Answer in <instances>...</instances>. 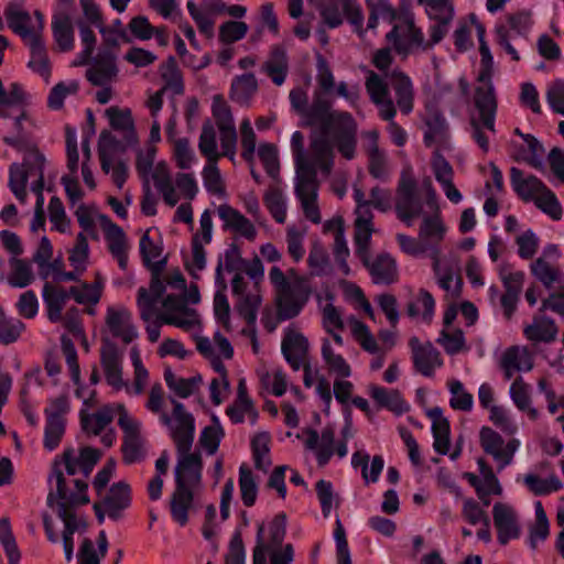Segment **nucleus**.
Returning a JSON list of instances; mask_svg holds the SVG:
<instances>
[{
	"instance_id": "nucleus-1",
	"label": "nucleus",
	"mask_w": 564,
	"mask_h": 564,
	"mask_svg": "<svg viewBox=\"0 0 564 564\" xmlns=\"http://www.w3.org/2000/svg\"><path fill=\"white\" fill-rule=\"evenodd\" d=\"M314 128L310 152L303 149L304 137L295 131L291 137V147L295 161V194L301 203L302 209L311 221L319 223L321 215L317 200V185L315 176L317 173L327 175L334 163L333 143L339 150V138L330 133L322 123L310 124Z\"/></svg>"
},
{
	"instance_id": "nucleus-2",
	"label": "nucleus",
	"mask_w": 564,
	"mask_h": 564,
	"mask_svg": "<svg viewBox=\"0 0 564 564\" xmlns=\"http://www.w3.org/2000/svg\"><path fill=\"white\" fill-rule=\"evenodd\" d=\"M212 113L219 129V141L221 152L218 150L216 130L210 121L203 126L198 148L208 163L203 170V181L206 191L217 197L225 196V184L223 176L216 165L220 155H227L231 161L235 159L237 145V131L229 106L220 95H215L212 100Z\"/></svg>"
},
{
	"instance_id": "nucleus-3",
	"label": "nucleus",
	"mask_w": 564,
	"mask_h": 564,
	"mask_svg": "<svg viewBox=\"0 0 564 564\" xmlns=\"http://www.w3.org/2000/svg\"><path fill=\"white\" fill-rule=\"evenodd\" d=\"M165 291L164 285L156 276L152 278L149 289L140 288L137 305L141 318L147 323L149 340L154 343L160 338V327L163 324L178 327L192 335L202 329V321L198 312L194 308H186L182 303L169 294L164 300L159 301Z\"/></svg>"
},
{
	"instance_id": "nucleus-4",
	"label": "nucleus",
	"mask_w": 564,
	"mask_h": 564,
	"mask_svg": "<svg viewBox=\"0 0 564 564\" xmlns=\"http://www.w3.org/2000/svg\"><path fill=\"white\" fill-rule=\"evenodd\" d=\"M292 108L302 117L303 124L322 123L326 131L339 138V153L347 160L355 156L357 145V122L345 111L332 110L333 101L324 99L323 91H315L311 106L302 88L290 93Z\"/></svg>"
},
{
	"instance_id": "nucleus-5",
	"label": "nucleus",
	"mask_w": 564,
	"mask_h": 564,
	"mask_svg": "<svg viewBox=\"0 0 564 564\" xmlns=\"http://www.w3.org/2000/svg\"><path fill=\"white\" fill-rule=\"evenodd\" d=\"M480 69L478 73V86L475 94V106L469 113L474 140L485 152L489 149V140L486 132L495 133L496 99L491 76L494 70V57L486 42L479 45Z\"/></svg>"
},
{
	"instance_id": "nucleus-6",
	"label": "nucleus",
	"mask_w": 564,
	"mask_h": 564,
	"mask_svg": "<svg viewBox=\"0 0 564 564\" xmlns=\"http://www.w3.org/2000/svg\"><path fill=\"white\" fill-rule=\"evenodd\" d=\"M44 156L37 150H30L22 164H12L10 167V188L14 196L24 202L26 187L36 195L34 215L31 221V230L33 232L44 228V196L43 189V167Z\"/></svg>"
},
{
	"instance_id": "nucleus-7",
	"label": "nucleus",
	"mask_w": 564,
	"mask_h": 564,
	"mask_svg": "<svg viewBox=\"0 0 564 564\" xmlns=\"http://www.w3.org/2000/svg\"><path fill=\"white\" fill-rule=\"evenodd\" d=\"M99 458L100 452L89 446L65 449L61 457H56L54 459L52 470L48 475L47 482L50 492L47 496V502L53 503L55 497L64 498V496L76 495L78 492L76 481L84 482L87 486L85 480L75 479L73 481L74 490H70L65 482L63 468L66 469L68 475L83 473L86 478L89 476Z\"/></svg>"
},
{
	"instance_id": "nucleus-8",
	"label": "nucleus",
	"mask_w": 564,
	"mask_h": 564,
	"mask_svg": "<svg viewBox=\"0 0 564 564\" xmlns=\"http://www.w3.org/2000/svg\"><path fill=\"white\" fill-rule=\"evenodd\" d=\"M269 280L276 291L279 314L283 318L299 315L312 293L306 278L293 269L285 274L279 267H273L269 272Z\"/></svg>"
},
{
	"instance_id": "nucleus-9",
	"label": "nucleus",
	"mask_w": 564,
	"mask_h": 564,
	"mask_svg": "<svg viewBox=\"0 0 564 564\" xmlns=\"http://www.w3.org/2000/svg\"><path fill=\"white\" fill-rule=\"evenodd\" d=\"M78 492L72 496H64V498L55 497L53 503L50 506H56L58 517L64 523V530L62 533V543L65 560L70 563L74 560L75 540H79L86 532V521L83 517L77 516L72 511L74 507L87 505L89 497L87 488L84 482L76 481Z\"/></svg>"
},
{
	"instance_id": "nucleus-10",
	"label": "nucleus",
	"mask_w": 564,
	"mask_h": 564,
	"mask_svg": "<svg viewBox=\"0 0 564 564\" xmlns=\"http://www.w3.org/2000/svg\"><path fill=\"white\" fill-rule=\"evenodd\" d=\"M285 535V516L278 514L258 527L257 546L253 552V564H291L293 549L290 544L281 550L273 549L282 543Z\"/></svg>"
},
{
	"instance_id": "nucleus-11",
	"label": "nucleus",
	"mask_w": 564,
	"mask_h": 564,
	"mask_svg": "<svg viewBox=\"0 0 564 564\" xmlns=\"http://www.w3.org/2000/svg\"><path fill=\"white\" fill-rule=\"evenodd\" d=\"M379 20L393 22L392 30L387 34V40L401 55H409L416 50H425L429 44L424 42L423 33L415 26L414 18L410 13L397 15L392 10L391 18L379 17Z\"/></svg>"
},
{
	"instance_id": "nucleus-12",
	"label": "nucleus",
	"mask_w": 564,
	"mask_h": 564,
	"mask_svg": "<svg viewBox=\"0 0 564 564\" xmlns=\"http://www.w3.org/2000/svg\"><path fill=\"white\" fill-rule=\"evenodd\" d=\"M246 272L254 282L253 290L247 291V281L241 274H236L231 282L232 293L238 297L237 307L249 323L257 318V310L261 303V296L257 284L263 279L264 268L259 258L252 259L246 267Z\"/></svg>"
},
{
	"instance_id": "nucleus-13",
	"label": "nucleus",
	"mask_w": 564,
	"mask_h": 564,
	"mask_svg": "<svg viewBox=\"0 0 564 564\" xmlns=\"http://www.w3.org/2000/svg\"><path fill=\"white\" fill-rule=\"evenodd\" d=\"M366 88L370 96L371 101L378 107L380 116L389 120L388 132L392 142L399 147L405 144L408 135L404 129L393 121L395 109L390 96L388 84L379 75L370 72L367 80Z\"/></svg>"
},
{
	"instance_id": "nucleus-14",
	"label": "nucleus",
	"mask_w": 564,
	"mask_h": 564,
	"mask_svg": "<svg viewBox=\"0 0 564 564\" xmlns=\"http://www.w3.org/2000/svg\"><path fill=\"white\" fill-rule=\"evenodd\" d=\"M127 150L124 143L112 131L104 130L99 135L98 152L101 169L121 188L128 177V166L120 160V155Z\"/></svg>"
},
{
	"instance_id": "nucleus-15",
	"label": "nucleus",
	"mask_w": 564,
	"mask_h": 564,
	"mask_svg": "<svg viewBox=\"0 0 564 564\" xmlns=\"http://www.w3.org/2000/svg\"><path fill=\"white\" fill-rule=\"evenodd\" d=\"M91 409H80V425L85 433L90 435H101V443L109 447L116 441V433L110 426L113 415L118 413V417L123 412H128L122 403H109L99 408L91 413Z\"/></svg>"
},
{
	"instance_id": "nucleus-16",
	"label": "nucleus",
	"mask_w": 564,
	"mask_h": 564,
	"mask_svg": "<svg viewBox=\"0 0 564 564\" xmlns=\"http://www.w3.org/2000/svg\"><path fill=\"white\" fill-rule=\"evenodd\" d=\"M155 187L170 206H175L181 199H192L198 192L197 183L192 174L178 173L172 181L167 164H160L156 167Z\"/></svg>"
},
{
	"instance_id": "nucleus-17",
	"label": "nucleus",
	"mask_w": 564,
	"mask_h": 564,
	"mask_svg": "<svg viewBox=\"0 0 564 564\" xmlns=\"http://www.w3.org/2000/svg\"><path fill=\"white\" fill-rule=\"evenodd\" d=\"M395 214L406 226L423 217V205L416 196V182L409 170L401 174L397 191Z\"/></svg>"
},
{
	"instance_id": "nucleus-18",
	"label": "nucleus",
	"mask_w": 564,
	"mask_h": 564,
	"mask_svg": "<svg viewBox=\"0 0 564 564\" xmlns=\"http://www.w3.org/2000/svg\"><path fill=\"white\" fill-rule=\"evenodd\" d=\"M160 422L167 429L178 452H187L191 448L194 440L195 424L193 416L185 411L183 404L176 402L171 416L166 413H161Z\"/></svg>"
},
{
	"instance_id": "nucleus-19",
	"label": "nucleus",
	"mask_w": 564,
	"mask_h": 564,
	"mask_svg": "<svg viewBox=\"0 0 564 564\" xmlns=\"http://www.w3.org/2000/svg\"><path fill=\"white\" fill-rule=\"evenodd\" d=\"M318 4L324 22L336 28L344 19L354 26L355 31L362 35L364 15L360 7L354 0H319Z\"/></svg>"
},
{
	"instance_id": "nucleus-20",
	"label": "nucleus",
	"mask_w": 564,
	"mask_h": 564,
	"mask_svg": "<svg viewBox=\"0 0 564 564\" xmlns=\"http://www.w3.org/2000/svg\"><path fill=\"white\" fill-rule=\"evenodd\" d=\"M354 199L356 202L355 219V243L356 252L367 261L371 236L375 231L372 225V212L368 207L365 194L360 188H354Z\"/></svg>"
},
{
	"instance_id": "nucleus-21",
	"label": "nucleus",
	"mask_w": 564,
	"mask_h": 564,
	"mask_svg": "<svg viewBox=\"0 0 564 564\" xmlns=\"http://www.w3.org/2000/svg\"><path fill=\"white\" fill-rule=\"evenodd\" d=\"M118 425L123 432V458L127 463H134L145 455V441L142 422L123 412L118 417Z\"/></svg>"
},
{
	"instance_id": "nucleus-22",
	"label": "nucleus",
	"mask_w": 564,
	"mask_h": 564,
	"mask_svg": "<svg viewBox=\"0 0 564 564\" xmlns=\"http://www.w3.org/2000/svg\"><path fill=\"white\" fill-rule=\"evenodd\" d=\"M479 437L481 447L487 454L492 456L499 470L512 463L513 456L521 445L520 441L517 438L505 443L502 437L490 427H482Z\"/></svg>"
},
{
	"instance_id": "nucleus-23",
	"label": "nucleus",
	"mask_w": 564,
	"mask_h": 564,
	"mask_svg": "<svg viewBox=\"0 0 564 564\" xmlns=\"http://www.w3.org/2000/svg\"><path fill=\"white\" fill-rule=\"evenodd\" d=\"M9 26L25 41V43L40 39L43 29V15L35 11L29 14L18 3H11L6 10Z\"/></svg>"
},
{
	"instance_id": "nucleus-24",
	"label": "nucleus",
	"mask_w": 564,
	"mask_h": 564,
	"mask_svg": "<svg viewBox=\"0 0 564 564\" xmlns=\"http://www.w3.org/2000/svg\"><path fill=\"white\" fill-rule=\"evenodd\" d=\"M347 327L350 330L352 338L366 352L372 355V359L369 362V369L371 371L380 370L386 361V350L382 349L370 328L356 316L351 315L347 317Z\"/></svg>"
},
{
	"instance_id": "nucleus-25",
	"label": "nucleus",
	"mask_w": 564,
	"mask_h": 564,
	"mask_svg": "<svg viewBox=\"0 0 564 564\" xmlns=\"http://www.w3.org/2000/svg\"><path fill=\"white\" fill-rule=\"evenodd\" d=\"M100 365L105 381L112 391H123L126 379L123 377L122 355L115 344L104 343L100 349Z\"/></svg>"
},
{
	"instance_id": "nucleus-26",
	"label": "nucleus",
	"mask_w": 564,
	"mask_h": 564,
	"mask_svg": "<svg viewBox=\"0 0 564 564\" xmlns=\"http://www.w3.org/2000/svg\"><path fill=\"white\" fill-rule=\"evenodd\" d=\"M106 330L124 344L132 343L139 335L130 311L122 305H112L107 308Z\"/></svg>"
},
{
	"instance_id": "nucleus-27",
	"label": "nucleus",
	"mask_w": 564,
	"mask_h": 564,
	"mask_svg": "<svg viewBox=\"0 0 564 564\" xmlns=\"http://www.w3.org/2000/svg\"><path fill=\"white\" fill-rule=\"evenodd\" d=\"M131 502L130 488L124 482H118L110 487L108 495L102 502L95 503L94 509L99 522L105 520V516L117 520L122 512L129 508Z\"/></svg>"
},
{
	"instance_id": "nucleus-28",
	"label": "nucleus",
	"mask_w": 564,
	"mask_h": 564,
	"mask_svg": "<svg viewBox=\"0 0 564 564\" xmlns=\"http://www.w3.org/2000/svg\"><path fill=\"white\" fill-rule=\"evenodd\" d=\"M561 256L560 247L550 243L544 247L542 256L531 264L532 274L540 280L546 289H550L554 284L558 288L563 286L564 274L547 262V260L556 261Z\"/></svg>"
},
{
	"instance_id": "nucleus-29",
	"label": "nucleus",
	"mask_w": 564,
	"mask_h": 564,
	"mask_svg": "<svg viewBox=\"0 0 564 564\" xmlns=\"http://www.w3.org/2000/svg\"><path fill=\"white\" fill-rule=\"evenodd\" d=\"M427 206L433 210L432 215H424L419 230V237L427 243V247L432 249L438 242H441L447 231L438 207L436 203V193L433 188H430L427 195Z\"/></svg>"
},
{
	"instance_id": "nucleus-30",
	"label": "nucleus",
	"mask_w": 564,
	"mask_h": 564,
	"mask_svg": "<svg viewBox=\"0 0 564 564\" xmlns=\"http://www.w3.org/2000/svg\"><path fill=\"white\" fill-rule=\"evenodd\" d=\"M66 152H67V166L69 170V175L63 177V185L65 187L66 194L69 200L75 204L78 202L83 192L78 185L76 173L78 169L79 162V152L77 144V132L75 129L67 128L66 129Z\"/></svg>"
},
{
	"instance_id": "nucleus-31",
	"label": "nucleus",
	"mask_w": 564,
	"mask_h": 564,
	"mask_svg": "<svg viewBox=\"0 0 564 564\" xmlns=\"http://www.w3.org/2000/svg\"><path fill=\"white\" fill-rule=\"evenodd\" d=\"M110 128L122 134L120 142L124 148L132 147L138 142L132 111L128 107L110 106L104 112Z\"/></svg>"
},
{
	"instance_id": "nucleus-32",
	"label": "nucleus",
	"mask_w": 564,
	"mask_h": 564,
	"mask_svg": "<svg viewBox=\"0 0 564 564\" xmlns=\"http://www.w3.org/2000/svg\"><path fill=\"white\" fill-rule=\"evenodd\" d=\"M176 487L192 490L202 488V463L196 454L180 452L178 463L175 468Z\"/></svg>"
},
{
	"instance_id": "nucleus-33",
	"label": "nucleus",
	"mask_w": 564,
	"mask_h": 564,
	"mask_svg": "<svg viewBox=\"0 0 564 564\" xmlns=\"http://www.w3.org/2000/svg\"><path fill=\"white\" fill-rule=\"evenodd\" d=\"M494 523L498 540L501 544L517 539L520 534V524L516 510L506 502H497L492 508Z\"/></svg>"
},
{
	"instance_id": "nucleus-34",
	"label": "nucleus",
	"mask_w": 564,
	"mask_h": 564,
	"mask_svg": "<svg viewBox=\"0 0 564 564\" xmlns=\"http://www.w3.org/2000/svg\"><path fill=\"white\" fill-rule=\"evenodd\" d=\"M107 248L112 258L118 262L121 270L128 269L130 243L127 235L118 225L112 220H104V227L101 228Z\"/></svg>"
},
{
	"instance_id": "nucleus-35",
	"label": "nucleus",
	"mask_w": 564,
	"mask_h": 564,
	"mask_svg": "<svg viewBox=\"0 0 564 564\" xmlns=\"http://www.w3.org/2000/svg\"><path fill=\"white\" fill-rule=\"evenodd\" d=\"M343 347L344 338L341 335H334V340L329 338L322 340V358L328 371L337 378L351 376V367L339 351Z\"/></svg>"
},
{
	"instance_id": "nucleus-36",
	"label": "nucleus",
	"mask_w": 564,
	"mask_h": 564,
	"mask_svg": "<svg viewBox=\"0 0 564 564\" xmlns=\"http://www.w3.org/2000/svg\"><path fill=\"white\" fill-rule=\"evenodd\" d=\"M257 376L260 380L262 388L270 393L281 397L290 388L291 393L299 401L303 400L302 392L299 388L290 387L289 380L285 373L276 367H268L265 365L260 366L257 369Z\"/></svg>"
},
{
	"instance_id": "nucleus-37",
	"label": "nucleus",
	"mask_w": 564,
	"mask_h": 564,
	"mask_svg": "<svg viewBox=\"0 0 564 564\" xmlns=\"http://www.w3.org/2000/svg\"><path fill=\"white\" fill-rule=\"evenodd\" d=\"M226 413L232 423H242L245 420H249L251 424L256 423L258 411L248 395L246 378L238 380L236 399L227 408Z\"/></svg>"
},
{
	"instance_id": "nucleus-38",
	"label": "nucleus",
	"mask_w": 564,
	"mask_h": 564,
	"mask_svg": "<svg viewBox=\"0 0 564 564\" xmlns=\"http://www.w3.org/2000/svg\"><path fill=\"white\" fill-rule=\"evenodd\" d=\"M297 437L314 453L321 466L326 465L334 454V430L330 427L325 429L321 436L313 430H306Z\"/></svg>"
},
{
	"instance_id": "nucleus-39",
	"label": "nucleus",
	"mask_w": 564,
	"mask_h": 564,
	"mask_svg": "<svg viewBox=\"0 0 564 564\" xmlns=\"http://www.w3.org/2000/svg\"><path fill=\"white\" fill-rule=\"evenodd\" d=\"M160 282L164 285L165 291L159 301L164 300L169 294L173 295L174 300L182 303L186 308H189L185 302L196 304L200 300L199 291L196 285L186 288V281L180 271L170 272L165 281Z\"/></svg>"
},
{
	"instance_id": "nucleus-40",
	"label": "nucleus",
	"mask_w": 564,
	"mask_h": 564,
	"mask_svg": "<svg viewBox=\"0 0 564 564\" xmlns=\"http://www.w3.org/2000/svg\"><path fill=\"white\" fill-rule=\"evenodd\" d=\"M139 248L147 267L159 271L164 265L163 240L156 228H150L142 235Z\"/></svg>"
},
{
	"instance_id": "nucleus-41",
	"label": "nucleus",
	"mask_w": 564,
	"mask_h": 564,
	"mask_svg": "<svg viewBox=\"0 0 564 564\" xmlns=\"http://www.w3.org/2000/svg\"><path fill=\"white\" fill-rule=\"evenodd\" d=\"M410 347L414 366L423 376H432L442 366L440 354L430 341L420 343L416 337H413L410 339Z\"/></svg>"
},
{
	"instance_id": "nucleus-42",
	"label": "nucleus",
	"mask_w": 564,
	"mask_h": 564,
	"mask_svg": "<svg viewBox=\"0 0 564 564\" xmlns=\"http://www.w3.org/2000/svg\"><path fill=\"white\" fill-rule=\"evenodd\" d=\"M200 330L193 335L196 339L198 351L210 360L213 368L215 369V362H223V359H230L234 354V349L229 340L224 337L219 332H216L213 340L207 337L199 336Z\"/></svg>"
},
{
	"instance_id": "nucleus-43",
	"label": "nucleus",
	"mask_w": 564,
	"mask_h": 564,
	"mask_svg": "<svg viewBox=\"0 0 564 564\" xmlns=\"http://www.w3.org/2000/svg\"><path fill=\"white\" fill-rule=\"evenodd\" d=\"M479 476L473 473H465L464 477L475 487L478 497L485 500L490 495H501L502 488L490 466L482 458L477 460Z\"/></svg>"
},
{
	"instance_id": "nucleus-44",
	"label": "nucleus",
	"mask_w": 564,
	"mask_h": 564,
	"mask_svg": "<svg viewBox=\"0 0 564 564\" xmlns=\"http://www.w3.org/2000/svg\"><path fill=\"white\" fill-rule=\"evenodd\" d=\"M325 232H329L334 235V256L335 260L338 263L339 271L344 275H350L351 270L347 263V258L349 256V249L347 246V241L345 239V227L344 220L341 217L336 216L330 220L326 221L324 225Z\"/></svg>"
},
{
	"instance_id": "nucleus-45",
	"label": "nucleus",
	"mask_w": 564,
	"mask_h": 564,
	"mask_svg": "<svg viewBox=\"0 0 564 564\" xmlns=\"http://www.w3.org/2000/svg\"><path fill=\"white\" fill-rule=\"evenodd\" d=\"M42 299L51 322H58L62 313L70 299L69 289H65L54 282H45L42 290Z\"/></svg>"
},
{
	"instance_id": "nucleus-46",
	"label": "nucleus",
	"mask_w": 564,
	"mask_h": 564,
	"mask_svg": "<svg viewBox=\"0 0 564 564\" xmlns=\"http://www.w3.org/2000/svg\"><path fill=\"white\" fill-rule=\"evenodd\" d=\"M307 350L308 341L302 333L293 328L285 330L284 338L282 340V352L286 361L294 369H299L302 366Z\"/></svg>"
},
{
	"instance_id": "nucleus-47",
	"label": "nucleus",
	"mask_w": 564,
	"mask_h": 564,
	"mask_svg": "<svg viewBox=\"0 0 564 564\" xmlns=\"http://www.w3.org/2000/svg\"><path fill=\"white\" fill-rule=\"evenodd\" d=\"M217 212L227 229H230L235 234L249 240H253L256 238V227L240 212L227 204L219 205Z\"/></svg>"
},
{
	"instance_id": "nucleus-48",
	"label": "nucleus",
	"mask_w": 564,
	"mask_h": 564,
	"mask_svg": "<svg viewBox=\"0 0 564 564\" xmlns=\"http://www.w3.org/2000/svg\"><path fill=\"white\" fill-rule=\"evenodd\" d=\"M133 369L132 381L126 380L123 391L130 397H138L150 386V372L141 359V351L138 346H132L129 352Z\"/></svg>"
},
{
	"instance_id": "nucleus-49",
	"label": "nucleus",
	"mask_w": 564,
	"mask_h": 564,
	"mask_svg": "<svg viewBox=\"0 0 564 564\" xmlns=\"http://www.w3.org/2000/svg\"><path fill=\"white\" fill-rule=\"evenodd\" d=\"M198 490L176 487L171 498V516L172 519L184 527L189 519V513L195 508V498Z\"/></svg>"
},
{
	"instance_id": "nucleus-50",
	"label": "nucleus",
	"mask_w": 564,
	"mask_h": 564,
	"mask_svg": "<svg viewBox=\"0 0 564 564\" xmlns=\"http://www.w3.org/2000/svg\"><path fill=\"white\" fill-rule=\"evenodd\" d=\"M500 367L502 368L507 379L518 371H529L533 367L532 355L525 347L514 346L508 348L500 358Z\"/></svg>"
},
{
	"instance_id": "nucleus-51",
	"label": "nucleus",
	"mask_w": 564,
	"mask_h": 564,
	"mask_svg": "<svg viewBox=\"0 0 564 564\" xmlns=\"http://www.w3.org/2000/svg\"><path fill=\"white\" fill-rule=\"evenodd\" d=\"M386 79L395 90L397 104L403 113L411 112L413 108V87L411 79L399 70L386 75Z\"/></svg>"
},
{
	"instance_id": "nucleus-52",
	"label": "nucleus",
	"mask_w": 564,
	"mask_h": 564,
	"mask_svg": "<svg viewBox=\"0 0 564 564\" xmlns=\"http://www.w3.org/2000/svg\"><path fill=\"white\" fill-rule=\"evenodd\" d=\"M108 551V539L105 531H100L96 543L83 538L77 554V564H100Z\"/></svg>"
},
{
	"instance_id": "nucleus-53",
	"label": "nucleus",
	"mask_w": 564,
	"mask_h": 564,
	"mask_svg": "<svg viewBox=\"0 0 564 564\" xmlns=\"http://www.w3.org/2000/svg\"><path fill=\"white\" fill-rule=\"evenodd\" d=\"M364 262L369 268L371 278L377 284H389L398 278L397 262L390 254H380L371 263L368 260Z\"/></svg>"
},
{
	"instance_id": "nucleus-54",
	"label": "nucleus",
	"mask_w": 564,
	"mask_h": 564,
	"mask_svg": "<svg viewBox=\"0 0 564 564\" xmlns=\"http://www.w3.org/2000/svg\"><path fill=\"white\" fill-rule=\"evenodd\" d=\"M53 35L61 51H69L74 46L73 17L66 12H57L52 22Z\"/></svg>"
},
{
	"instance_id": "nucleus-55",
	"label": "nucleus",
	"mask_w": 564,
	"mask_h": 564,
	"mask_svg": "<svg viewBox=\"0 0 564 564\" xmlns=\"http://www.w3.org/2000/svg\"><path fill=\"white\" fill-rule=\"evenodd\" d=\"M511 184L513 189L525 200H533L546 188L535 176L525 175L517 169L511 170Z\"/></svg>"
},
{
	"instance_id": "nucleus-56",
	"label": "nucleus",
	"mask_w": 564,
	"mask_h": 564,
	"mask_svg": "<svg viewBox=\"0 0 564 564\" xmlns=\"http://www.w3.org/2000/svg\"><path fill=\"white\" fill-rule=\"evenodd\" d=\"M370 397L382 408H387L400 415L409 410V404L402 399L397 390H389L379 386H370Z\"/></svg>"
},
{
	"instance_id": "nucleus-57",
	"label": "nucleus",
	"mask_w": 564,
	"mask_h": 564,
	"mask_svg": "<svg viewBox=\"0 0 564 564\" xmlns=\"http://www.w3.org/2000/svg\"><path fill=\"white\" fill-rule=\"evenodd\" d=\"M79 226L88 235L95 237L97 229L104 227V220H110V218L101 214L96 206L80 204L74 212Z\"/></svg>"
},
{
	"instance_id": "nucleus-58",
	"label": "nucleus",
	"mask_w": 564,
	"mask_h": 564,
	"mask_svg": "<svg viewBox=\"0 0 564 564\" xmlns=\"http://www.w3.org/2000/svg\"><path fill=\"white\" fill-rule=\"evenodd\" d=\"M263 202L272 218L283 224L286 220L288 197L284 189L278 185L268 188L263 195Z\"/></svg>"
},
{
	"instance_id": "nucleus-59",
	"label": "nucleus",
	"mask_w": 564,
	"mask_h": 564,
	"mask_svg": "<svg viewBox=\"0 0 564 564\" xmlns=\"http://www.w3.org/2000/svg\"><path fill=\"white\" fill-rule=\"evenodd\" d=\"M117 73L115 57L111 54H107L89 67L87 77L94 85L105 86L117 76Z\"/></svg>"
},
{
	"instance_id": "nucleus-60",
	"label": "nucleus",
	"mask_w": 564,
	"mask_h": 564,
	"mask_svg": "<svg viewBox=\"0 0 564 564\" xmlns=\"http://www.w3.org/2000/svg\"><path fill=\"white\" fill-rule=\"evenodd\" d=\"M258 90V82L253 74L237 76L230 88V98L242 106H248Z\"/></svg>"
},
{
	"instance_id": "nucleus-61",
	"label": "nucleus",
	"mask_w": 564,
	"mask_h": 564,
	"mask_svg": "<svg viewBox=\"0 0 564 564\" xmlns=\"http://www.w3.org/2000/svg\"><path fill=\"white\" fill-rule=\"evenodd\" d=\"M223 264L219 263L216 269V293L214 296V312L218 322H220L225 329H229V303L227 301L225 290L226 281L221 275Z\"/></svg>"
},
{
	"instance_id": "nucleus-62",
	"label": "nucleus",
	"mask_w": 564,
	"mask_h": 564,
	"mask_svg": "<svg viewBox=\"0 0 564 564\" xmlns=\"http://www.w3.org/2000/svg\"><path fill=\"white\" fill-rule=\"evenodd\" d=\"M214 370L217 372V376L209 382V398L214 405H220L228 399L231 392V386L223 362H215Z\"/></svg>"
},
{
	"instance_id": "nucleus-63",
	"label": "nucleus",
	"mask_w": 564,
	"mask_h": 564,
	"mask_svg": "<svg viewBox=\"0 0 564 564\" xmlns=\"http://www.w3.org/2000/svg\"><path fill=\"white\" fill-rule=\"evenodd\" d=\"M186 7L199 32L206 37H213L215 33V17L212 9L205 4H197L193 0H188Z\"/></svg>"
},
{
	"instance_id": "nucleus-64",
	"label": "nucleus",
	"mask_w": 564,
	"mask_h": 564,
	"mask_svg": "<svg viewBox=\"0 0 564 564\" xmlns=\"http://www.w3.org/2000/svg\"><path fill=\"white\" fill-rule=\"evenodd\" d=\"M10 271L7 275V282L12 288H25L30 285L34 279L32 264L19 258H10Z\"/></svg>"
}]
</instances>
